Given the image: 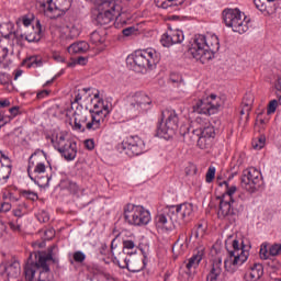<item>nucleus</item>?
I'll list each match as a JSON object with an SVG mask.
<instances>
[{"label":"nucleus","mask_w":281,"mask_h":281,"mask_svg":"<svg viewBox=\"0 0 281 281\" xmlns=\"http://www.w3.org/2000/svg\"><path fill=\"white\" fill-rule=\"evenodd\" d=\"M112 106L109 101L99 100L90 113L82 105H77L74 112V131L85 133L86 131H99L106 126V116L111 113Z\"/></svg>","instance_id":"f257e3e1"},{"label":"nucleus","mask_w":281,"mask_h":281,"mask_svg":"<svg viewBox=\"0 0 281 281\" xmlns=\"http://www.w3.org/2000/svg\"><path fill=\"white\" fill-rule=\"evenodd\" d=\"M36 261H27L24 267V276L26 281H52L54 274L49 269L52 262L56 263L58 260L54 259L52 250L48 252L38 251L35 254Z\"/></svg>","instance_id":"f03ea898"},{"label":"nucleus","mask_w":281,"mask_h":281,"mask_svg":"<svg viewBox=\"0 0 281 281\" xmlns=\"http://www.w3.org/2000/svg\"><path fill=\"white\" fill-rule=\"evenodd\" d=\"M221 49V42L218 36L210 35H195L193 42L191 43L188 53L195 60H200L202 65L210 63L214 58V54Z\"/></svg>","instance_id":"7ed1b4c3"},{"label":"nucleus","mask_w":281,"mask_h":281,"mask_svg":"<svg viewBox=\"0 0 281 281\" xmlns=\"http://www.w3.org/2000/svg\"><path fill=\"white\" fill-rule=\"evenodd\" d=\"M150 109H153V98L148 93L138 91L127 97L125 112L130 117H138V115L150 111Z\"/></svg>","instance_id":"20e7f679"},{"label":"nucleus","mask_w":281,"mask_h":281,"mask_svg":"<svg viewBox=\"0 0 281 281\" xmlns=\"http://www.w3.org/2000/svg\"><path fill=\"white\" fill-rule=\"evenodd\" d=\"M233 250L228 251V257L224 260V269L228 273H236L238 268L241 265L247 262V258H249V250L243 241L240 243L238 239L233 240Z\"/></svg>","instance_id":"39448f33"},{"label":"nucleus","mask_w":281,"mask_h":281,"mask_svg":"<svg viewBox=\"0 0 281 281\" xmlns=\"http://www.w3.org/2000/svg\"><path fill=\"white\" fill-rule=\"evenodd\" d=\"M179 128V115L172 109H166L161 113V120L157 124L156 135L162 139H170Z\"/></svg>","instance_id":"423d86ee"},{"label":"nucleus","mask_w":281,"mask_h":281,"mask_svg":"<svg viewBox=\"0 0 281 281\" xmlns=\"http://www.w3.org/2000/svg\"><path fill=\"white\" fill-rule=\"evenodd\" d=\"M50 142L55 150H58L66 161H74V159H76L78 155V144L68 138L67 134L63 132L53 134Z\"/></svg>","instance_id":"0eeeda50"},{"label":"nucleus","mask_w":281,"mask_h":281,"mask_svg":"<svg viewBox=\"0 0 281 281\" xmlns=\"http://www.w3.org/2000/svg\"><path fill=\"white\" fill-rule=\"evenodd\" d=\"M50 142L55 150H58L66 161H74V159H76L78 155V144L68 138L67 134L63 132L53 134Z\"/></svg>","instance_id":"6e6552de"},{"label":"nucleus","mask_w":281,"mask_h":281,"mask_svg":"<svg viewBox=\"0 0 281 281\" xmlns=\"http://www.w3.org/2000/svg\"><path fill=\"white\" fill-rule=\"evenodd\" d=\"M223 19L226 27H232L237 34H245L249 31L251 20L238 9H226L223 11Z\"/></svg>","instance_id":"1a4fd4ad"},{"label":"nucleus","mask_w":281,"mask_h":281,"mask_svg":"<svg viewBox=\"0 0 281 281\" xmlns=\"http://www.w3.org/2000/svg\"><path fill=\"white\" fill-rule=\"evenodd\" d=\"M98 7V14L94 19L97 25H109L115 19L120 16L122 12V5L115 0H103Z\"/></svg>","instance_id":"9d476101"},{"label":"nucleus","mask_w":281,"mask_h":281,"mask_svg":"<svg viewBox=\"0 0 281 281\" xmlns=\"http://www.w3.org/2000/svg\"><path fill=\"white\" fill-rule=\"evenodd\" d=\"M124 218L128 225L142 227L150 223V211L142 205L126 204L124 206Z\"/></svg>","instance_id":"9b49d317"},{"label":"nucleus","mask_w":281,"mask_h":281,"mask_svg":"<svg viewBox=\"0 0 281 281\" xmlns=\"http://www.w3.org/2000/svg\"><path fill=\"white\" fill-rule=\"evenodd\" d=\"M223 104H225V99L216 94H210L195 103L194 111L201 115H216Z\"/></svg>","instance_id":"f8f14e48"},{"label":"nucleus","mask_w":281,"mask_h":281,"mask_svg":"<svg viewBox=\"0 0 281 281\" xmlns=\"http://www.w3.org/2000/svg\"><path fill=\"white\" fill-rule=\"evenodd\" d=\"M134 69H153L160 60L155 49L137 50L132 56Z\"/></svg>","instance_id":"ddd939ff"},{"label":"nucleus","mask_w":281,"mask_h":281,"mask_svg":"<svg viewBox=\"0 0 281 281\" xmlns=\"http://www.w3.org/2000/svg\"><path fill=\"white\" fill-rule=\"evenodd\" d=\"M262 186V173L255 167H249L243 171L241 175V188L250 194L260 190Z\"/></svg>","instance_id":"4468645a"},{"label":"nucleus","mask_w":281,"mask_h":281,"mask_svg":"<svg viewBox=\"0 0 281 281\" xmlns=\"http://www.w3.org/2000/svg\"><path fill=\"white\" fill-rule=\"evenodd\" d=\"M71 1L74 0H47L43 3L44 14L47 19H60L65 16L71 9Z\"/></svg>","instance_id":"2eb2a0df"},{"label":"nucleus","mask_w":281,"mask_h":281,"mask_svg":"<svg viewBox=\"0 0 281 281\" xmlns=\"http://www.w3.org/2000/svg\"><path fill=\"white\" fill-rule=\"evenodd\" d=\"M166 209L167 214H169L176 223H188L194 213V206L191 203L166 206Z\"/></svg>","instance_id":"dca6fc26"},{"label":"nucleus","mask_w":281,"mask_h":281,"mask_svg":"<svg viewBox=\"0 0 281 281\" xmlns=\"http://www.w3.org/2000/svg\"><path fill=\"white\" fill-rule=\"evenodd\" d=\"M128 157H139L146 153V143L139 136H130L120 145Z\"/></svg>","instance_id":"f3484780"},{"label":"nucleus","mask_w":281,"mask_h":281,"mask_svg":"<svg viewBox=\"0 0 281 281\" xmlns=\"http://www.w3.org/2000/svg\"><path fill=\"white\" fill-rule=\"evenodd\" d=\"M193 135H195L199 148L205 150V148H210V146H212V139L216 137V132L214 126L206 125L203 128L194 130Z\"/></svg>","instance_id":"a211bd4d"},{"label":"nucleus","mask_w":281,"mask_h":281,"mask_svg":"<svg viewBox=\"0 0 281 281\" xmlns=\"http://www.w3.org/2000/svg\"><path fill=\"white\" fill-rule=\"evenodd\" d=\"M238 214V202L229 200V198H220L218 218H228Z\"/></svg>","instance_id":"6ab92c4d"},{"label":"nucleus","mask_w":281,"mask_h":281,"mask_svg":"<svg viewBox=\"0 0 281 281\" xmlns=\"http://www.w3.org/2000/svg\"><path fill=\"white\" fill-rule=\"evenodd\" d=\"M43 34V29L41 26V21H36L35 26H31V31L20 32L19 30L13 33L14 38H25L27 43H38Z\"/></svg>","instance_id":"aec40b11"},{"label":"nucleus","mask_w":281,"mask_h":281,"mask_svg":"<svg viewBox=\"0 0 281 281\" xmlns=\"http://www.w3.org/2000/svg\"><path fill=\"white\" fill-rule=\"evenodd\" d=\"M155 223L157 229H160L161 232H172L177 222L172 216H170V214H168V209L165 207L162 213L156 215Z\"/></svg>","instance_id":"412c9836"},{"label":"nucleus","mask_w":281,"mask_h":281,"mask_svg":"<svg viewBox=\"0 0 281 281\" xmlns=\"http://www.w3.org/2000/svg\"><path fill=\"white\" fill-rule=\"evenodd\" d=\"M183 31L169 29L160 38V43L164 47H171V45H177L183 43Z\"/></svg>","instance_id":"4be33fe9"},{"label":"nucleus","mask_w":281,"mask_h":281,"mask_svg":"<svg viewBox=\"0 0 281 281\" xmlns=\"http://www.w3.org/2000/svg\"><path fill=\"white\" fill-rule=\"evenodd\" d=\"M113 243H115V239H113L111 244L113 263L117 265L120 269H126V267H128V262H131V259H128L131 252H125L124 250L119 252L115 251V248H113Z\"/></svg>","instance_id":"5701e85b"},{"label":"nucleus","mask_w":281,"mask_h":281,"mask_svg":"<svg viewBox=\"0 0 281 281\" xmlns=\"http://www.w3.org/2000/svg\"><path fill=\"white\" fill-rule=\"evenodd\" d=\"M32 157H34V154L31 155L30 159H29V166H27V175L30 177V179L32 181H38V179H41L38 177V175H44L46 167L45 164L43 162H38L35 168H34V162H32ZM32 168H34L33 172H32Z\"/></svg>","instance_id":"b1692460"},{"label":"nucleus","mask_w":281,"mask_h":281,"mask_svg":"<svg viewBox=\"0 0 281 281\" xmlns=\"http://www.w3.org/2000/svg\"><path fill=\"white\" fill-rule=\"evenodd\" d=\"M265 273V268L262 267L261 263H254L250 267V271L246 272L245 274V280L246 281H257L262 278Z\"/></svg>","instance_id":"393cba45"},{"label":"nucleus","mask_w":281,"mask_h":281,"mask_svg":"<svg viewBox=\"0 0 281 281\" xmlns=\"http://www.w3.org/2000/svg\"><path fill=\"white\" fill-rule=\"evenodd\" d=\"M10 175H12V161L9 157H4V161L0 164V181L8 183Z\"/></svg>","instance_id":"a878e982"},{"label":"nucleus","mask_w":281,"mask_h":281,"mask_svg":"<svg viewBox=\"0 0 281 281\" xmlns=\"http://www.w3.org/2000/svg\"><path fill=\"white\" fill-rule=\"evenodd\" d=\"M222 266H223V259H221V258L215 259L213 261L212 269L206 277V281H217L218 276H221V273H223Z\"/></svg>","instance_id":"bb28decb"},{"label":"nucleus","mask_w":281,"mask_h":281,"mask_svg":"<svg viewBox=\"0 0 281 281\" xmlns=\"http://www.w3.org/2000/svg\"><path fill=\"white\" fill-rule=\"evenodd\" d=\"M89 43L86 41L76 42L68 46V54H86L89 52Z\"/></svg>","instance_id":"cd10ccee"},{"label":"nucleus","mask_w":281,"mask_h":281,"mask_svg":"<svg viewBox=\"0 0 281 281\" xmlns=\"http://www.w3.org/2000/svg\"><path fill=\"white\" fill-rule=\"evenodd\" d=\"M4 271L9 278H19L21 276V263L16 260L11 261L4 267Z\"/></svg>","instance_id":"c85d7f7f"},{"label":"nucleus","mask_w":281,"mask_h":281,"mask_svg":"<svg viewBox=\"0 0 281 281\" xmlns=\"http://www.w3.org/2000/svg\"><path fill=\"white\" fill-rule=\"evenodd\" d=\"M218 186L221 188H223V186H225V193L222 195V199H228V201H236L234 200V194H236V191L238 190L236 188V186H231L229 187V182L227 181H223V182H220Z\"/></svg>","instance_id":"c756f323"},{"label":"nucleus","mask_w":281,"mask_h":281,"mask_svg":"<svg viewBox=\"0 0 281 281\" xmlns=\"http://www.w3.org/2000/svg\"><path fill=\"white\" fill-rule=\"evenodd\" d=\"M203 260V254L198 252L195 255H193L191 258H189L186 267L188 269V271H192V269H196V267H199V265L201 263V261Z\"/></svg>","instance_id":"7c9ffc66"},{"label":"nucleus","mask_w":281,"mask_h":281,"mask_svg":"<svg viewBox=\"0 0 281 281\" xmlns=\"http://www.w3.org/2000/svg\"><path fill=\"white\" fill-rule=\"evenodd\" d=\"M79 36H80V29H78L77 26H71L66 38H61L60 43L65 47L69 45L70 41H74V38H78Z\"/></svg>","instance_id":"2f4dec72"},{"label":"nucleus","mask_w":281,"mask_h":281,"mask_svg":"<svg viewBox=\"0 0 281 281\" xmlns=\"http://www.w3.org/2000/svg\"><path fill=\"white\" fill-rule=\"evenodd\" d=\"M158 8H162L164 10H168V8H172V5H183L186 0H157Z\"/></svg>","instance_id":"473e14b6"},{"label":"nucleus","mask_w":281,"mask_h":281,"mask_svg":"<svg viewBox=\"0 0 281 281\" xmlns=\"http://www.w3.org/2000/svg\"><path fill=\"white\" fill-rule=\"evenodd\" d=\"M125 269H128L132 273H139L144 269V262L139 259L130 260Z\"/></svg>","instance_id":"72a5a7b5"},{"label":"nucleus","mask_w":281,"mask_h":281,"mask_svg":"<svg viewBox=\"0 0 281 281\" xmlns=\"http://www.w3.org/2000/svg\"><path fill=\"white\" fill-rule=\"evenodd\" d=\"M60 187L64 188V190L70 191L72 194H76V192H78V184L69 179L63 180L60 182Z\"/></svg>","instance_id":"f704fd0d"},{"label":"nucleus","mask_w":281,"mask_h":281,"mask_svg":"<svg viewBox=\"0 0 281 281\" xmlns=\"http://www.w3.org/2000/svg\"><path fill=\"white\" fill-rule=\"evenodd\" d=\"M13 142L14 144H16V146L23 144V142H25V134H23V130L21 128H16L13 132Z\"/></svg>","instance_id":"c9c22d12"},{"label":"nucleus","mask_w":281,"mask_h":281,"mask_svg":"<svg viewBox=\"0 0 281 281\" xmlns=\"http://www.w3.org/2000/svg\"><path fill=\"white\" fill-rule=\"evenodd\" d=\"M123 251L132 255L134 251H137V245L131 239L123 240Z\"/></svg>","instance_id":"e433bc0d"},{"label":"nucleus","mask_w":281,"mask_h":281,"mask_svg":"<svg viewBox=\"0 0 281 281\" xmlns=\"http://www.w3.org/2000/svg\"><path fill=\"white\" fill-rule=\"evenodd\" d=\"M90 41L93 43V45H102V43L106 41V37L94 31L90 34Z\"/></svg>","instance_id":"4c0bfd02"},{"label":"nucleus","mask_w":281,"mask_h":281,"mask_svg":"<svg viewBox=\"0 0 281 281\" xmlns=\"http://www.w3.org/2000/svg\"><path fill=\"white\" fill-rule=\"evenodd\" d=\"M88 91H91V89L89 88H83L82 90H77L75 91V100L71 103V109H74V106H80L79 102L80 100H82V93H87Z\"/></svg>","instance_id":"58836bf2"},{"label":"nucleus","mask_w":281,"mask_h":281,"mask_svg":"<svg viewBox=\"0 0 281 281\" xmlns=\"http://www.w3.org/2000/svg\"><path fill=\"white\" fill-rule=\"evenodd\" d=\"M43 65V60L38 56H32L26 60V66L29 69L32 67H41Z\"/></svg>","instance_id":"ea45409f"},{"label":"nucleus","mask_w":281,"mask_h":281,"mask_svg":"<svg viewBox=\"0 0 281 281\" xmlns=\"http://www.w3.org/2000/svg\"><path fill=\"white\" fill-rule=\"evenodd\" d=\"M241 106H246V110H251V108L254 106V94L246 93L243 99Z\"/></svg>","instance_id":"a19ab883"},{"label":"nucleus","mask_w":281,"mask_h":281,"mask_svg":"<svg viewBox=\"0 0 281 281\" xmlns=\"http://www.w3.org/2000/svg\"><path fill=\"white\" fill-rule=\"evenodd\" d=\"M21 194L24 199H29V201H38V194L34 191L22 190Z\"/></svg>","instance_id":"79ce46f5"},{"label":"nucleus","mask_w":281,"mask_h":281,"mask_svg":"<svg viewBox=\"0 0 281 281\" xmlns=\"http://www.w3.org/2000/svg\"><path fill=\"white\" fill-rule=\"evenodd\" d=\"M216 177V167H209L206 175H205V182L212 183Z\"/></svg>","instance_id":"37998d69"},{"label":"nucleus","mask_w":281,"mask_h":281,"mask_svg":"<svg viewBox=\"0 0 281 281\" xmlns=\"http://www.w3.org/2000/svg\"><path fill=\"white\" fill-rule=\"evenodd\" d=\"M207 232V226L203 224H198L194 231L195 238H203Z\"/></svg>","instance_id":"c03bdc74"},{"label":"nucleus","mask_w":281,"mask_h":281,"mask_svg":"<svg viewBox=\"0 0 281 281\" xmlns=\"http://www.w3.org/2000/svg\"><path fill=\"white\" fill-rule=\"evenodd\" d=\"M72 259L75 262H78L79 265H82L85 260H87V255L85 252L77 250L72 255Z\"/></svg>","instance_id":"a18cd8bd"},{"label":"nucleus","mask_w":281,"mask_h":281,"mask_svg":"<svg viewBox=\"0 0 281 281\" xmlns=\"http://www.w3.org/2000/svg\"><path fill=\"white\" fill-rule=\"evenodd\" d=\"M265 142H266L265 136H261L258 139H254L252 148H255V150H262V148H265Z\"/></svg>","instance_id":"49530a36"},{"label":"nucleus","mask_w":281,"mask_h":281,"mask_svg":"<svg viewBox=\"0 0 281 281\" xmlns=\"http://www.w3.org/2000/svg\"><path fill=\"white\" fill-rule=\"evenodd\" d=\"M21 23L24 25L25 29L30 27L32 25V19L27 18V15H24L16 20V25L21 26Z\"/></svg>","instance_id":"de8ad7c7"},{"label":"nucleus","mask_w":281,"mask_h":281,"mask_svg":"<svg viewBox=\"0 0 281 281\" xmlns=\"http://www.w3.org/2000/svg\"><path fill=\"white\" fill-rule=\"evenodd\" d=\"M254 3L259 12H261L262 14L267 12V3H265V0H254Z\"/></svg>","instance_id":"09e8293b"},{"label":"nucleus","mask_w":281,"mask_h":281,"mask_svg":"<svg viewBox=\"0 0 281 281\" xmlns=\"http://www.w3.org/2000/svg\"><path fill=\"white\" fill-rule=\"evenodd\" d=\"M277 109H278V100H271L268 104L267 114L273 115V113H276Z\"/></svg>","instance_id":"8fccbe9b"},{"label":"nucleus","mask_w":281,"mask_h":281,"mask_svg":"<svg viewBox=\"0 0 281 281\" xmlns=\"http://www.w3.org/2000/svg\"><path fill=\"white\" fill-rule=\"evenodd\" d=\"M270 256H281V244H274L269 249Z\"/></svg>","instance_id":"3c124183"},{"label":"nucleus","mask_w":281,"mask_h":281,"mask_svg":"<svg viewBox=\"0 0 281 281\" xmlns=\"http://www.w3.org/2000/svg\"><path fill=\"white\" fill-rule=\"evenodd\" d=\"M259 256L261 260H268L269 256H271V254H269V249H267V245L265 244L261 245Z\"/></svg>","instance_id":"603ef678"},{"label":"nucleus","mask_w":281,"mask_h":281,"mask_svg":"<svg viewBox=\"0 0 281 281\" xmlns=\"http://www.w3.org/2000/svg\"><path fill=\"white\" fill-rule=\"evenodd\" d=\"M137 32H138L137 27H135V26H128V27H126V29H124V30L122 31V34H123L124 36H133V35H136Z\"/></svg>","instance_id":"864d4df0"},{"label":"nucleus","mask_w":281,"mask_h":281,"mask_svg":"<svg viewBox=\"0 0 281 281\" xmlns=\"http://www.w3.org/2000/svg\"><path fill=\"white\" fill-rule=\"evenodd\" d=\"M170 82L173 85H179V82H183V77L180 74L172 72L169 78Z\"/></svg>","instance_id":"5fc2aeb1"},{"label":"nucleus","mask_w":281,"mask_h":281,"mask_svg":"<svg viewBox=\"0 0 281 281\" xmlns=\"http://www.w3.org/2000/svg\"><path fill=\"white\" fill-rule=\"evenodd\" d=\"M12 210V204L10 202L0 203V214H8Z\"/></svg>","instance_id":"6e6d98bb"},{"label":"nucleus","mask_w":281,"mask_h":281,"mask_svg":"<svg viewBox=\"0 0 281 281\" xmlns=\"http://www.w3.org/2000/svg\"><path fill=\"white\" fill-rule=\"evenodd\" d=\"M88 59L85 57H78L72 63L68 64V67H76V65H87Z\"/></svg>","instance_id":"4d7b16f0"},{"label":"nucleus","mask_w":281,"mask_h":281,"mask_svg":"<svg viewBox=\"0 0 281 281\" xmlns=\"http://www.w3.org/2000/svg\"><path fill=\"white\" fill-rule=\"evenodd\" d=\"M12 122V117L3 115V113L0 112V128H3L5 124H10Z\"/></svg>","instance_id":"13d9d810"},{"label":"nucleus","mask_w":281,"mask_h":281,"mask_svg":"<svg viewBox=\"0 0 281 281\" xmlns=\"http://www.w3.org/2000/svg\"><path fill=\"white\" fill-rule=\"evenodd\" d=\"M12 79H10V75L5 72H0V85H10Z\"/></svg>","instance_id":"bf43d9fd"},{"label":"nucleus","mask_w":281,"mask_h":281,"mask_svg":"<svg viewBox=\"0 0 281 281\" xmlns=\"http://www.w3.org/2000/svg\"><path fill=\"white\" fill-rule=\"evenodd\" d=\"M10 115H4V117H11V120H14L19 115V106H13L9 109Z\"/></svg>","instance_id":"052dcab7"},{"label":"nucleus","mask_w":281,"mask_h":281,"mask_svg":"<svg viewBox=\"0 0 281 281\" xmlns=\"http://www.w3.org/2000/svg\"><path fill=\"white\" fill-rule=\"evenodd\" d=\"M85 147L87 150H93V148H95V142L93 139H86Z\"/></svg>","instance_id":"680f3d73"},{"label":"nucleus","mask_w":281,"mask_h":281,"mask_svg":"<svg viewBox=\"0 0 281 281\" xmlns=\"http://www.w3.org/2000/svg\"><path fill=\"white\" fill-rule=\"evenodd\" d=\"M9 227L12 232H21V224L19 222H9Z\"/></svg>","instance_id":"e2e57ef3"},{"label":"nucleus","mask_w":281,"mask_h":281,"mask_svg":"<svg viewBox=\"0 0 281 281\" xmlns=\"http://www.w3.org/2000/svg\"><path fill=\"white\" fill-rule=\"evenodd\" d=\"M8 58V48L3 47L0 49V63H3Z\"/></svg>","instance_id":"0e129e2a"},{"label":"nucleus","mask_w":281,"mask_h":281,"mask_svg":"<svg viewBox=\"0 0 281 281\" xmlns=\"http://www.w3.org/2000/svg\"><path fill=\"white\" fill-rule=\"evenodd\" d=\"M47 95H49V91L42 90L41 92L37 93V99L43 100V98H47Z\"/></svg>","instance_id":"69168bd1"},{"label":"nucleus","mask_w":281,"mask_h":281,"mask_svg":"<svg viewBox=\"0 0 281 281\" xmlns=\"http://www.w3.org/2000/svg\"><path fill=\"white\" fill-rule=\"evenodd\" d=\"M8 106H10V100H0V109H8Z\"/></svg>","instance_id":"338daca9"},{"label":"nucleus","mask_w":281,"mask_h":281,"mask_svg":"<svg viewBox=\"0 0 281 281\" xmlns=\"http://www.w3.org/2000/svg\"><path fill=\"white\" fill-rule=\"evenodd\" d=\"M9 201H11V203H16L19 201V198H16L14 193L9 192Z\"/></svg>","instance_id":"774afa93"}]
</instances>
